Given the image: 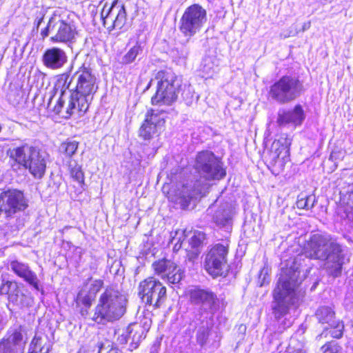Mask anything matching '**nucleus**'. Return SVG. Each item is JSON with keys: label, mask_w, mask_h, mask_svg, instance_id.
Listing matches in <instances>:
<instances>
[{"label": "nucleus", "mask_w": 353, "mask_h": 353, "mask_svg": "<svg viewBox=\"0 0 353 353\" xmlns=\"http://www.w3.org/2000/svg\"><path fill=\"white\" fill-rule=\"evenodd\" d=\"M0 294L8 295L10 302L17 301L20 289L18 283L9 279L8 274H1L0 276Z\"/></svg>", "instance_id": "23"}, {"label": "nucleus", "mask_w": 353, "mask_h": 353, "mask_svg": "<svg viewBox=\"0 0 353 353\" xmlns=\"http://www.w3.org/2000/svg\"><path fill=\"white\" fill-rule=\"evenodd\" d=\"M345 197V203L347 205L346 210L347 211L349 209H351L353 214V190L348 192Z\"/></svg>", "instance_id": "44"}, {"label": "nucleus", "mask_w": 353, "mask_h": 353, "mask_svg": "<svg viewBox=\"0 0 353 353\" xmlns=\"http://www.w3.org/2000/svg\"><path fill=\"white\" fill-rule=\"evenodd\" d=\"M143 52L141 44L138 42L132 47L122 58V63L129 64L132 63Z\"/></svg>", "instance_id": "33"}, {"label": "nucleus", "mask_w": 353, "mask_h": 353, "mask_svg": "<svg viewBox=\"0 0 353 353\" xmlns=\"http://www.w3.org/2000/svg\"><path fill=\"white\" fill-rule=\"evenodd\" d=\"M81 312L84 318L101 324L118 320L124 314V310H81Z\"/></svg>", "instance_id": "21"}, {"label": "nucleus", "mask_w": 353, "mask_h": 353, "mask_svg": "<svg viewBox=\"0 0 353 353\" xmlns=\"http://www.w3.org/2000/svg\"><path fill=\"white\" fill-rule=\"evenodd\" d=\"M152 83L157 84L156 93L151 99L153 105L161 103L170 105L177 99L180 82L174 74L164 70L159 71L150 84Z\"/></svg>", "instance_id": "6"}, {"label": "nucleus", "mask_w": 353, "mask_h": 353, "mask_svg": "<svg viewBox=\"0 0 353 353\" xmlns=\"http://www.w3.org/2000/svg\"><path fill=\"white\" fill-rule=\"evenodd\" d=\"M303 92V84L299 78L285 75L270 87L268 94L275 103L284 105L296 100Z\"/></svg>", "instance_id": "5"}, {"label": "nucleus", "mask_w": 353, "mask_h": 353, "mask_svg": "<svg viewBox=\"0 0 353 353\" xmlns=\"http://www.w3.org/2000/svg\"><path fill=\"white\" fill-rule=\"evenodd\" d=\"M194 168L200 176L208 181L221 180L226 175L221 161L208 150L197 154Z\"/></svg>", "instance_id": "7"}, {"label": "nucleus", "mask_w": 353, "mask_h": 353, "mask_svg": "<svg viewBox=\"0 0 353 353\" xmlns=\"http://www.w3.org/2000/svg\"><path fill=\"white\" fill-rule=\"evenodd\" d=\"M291 145V140L288 138L280 139L274 141L272 144V148L275 149L273 153L274 159H282L283 161L290 156V145Z\"/></svg>", "instance_id": "28"}, {"label": "nucleus", "mask_w": 353, "mask_h": 353, "mask_svg": "<svg viewBox=\"0 0 353 353\" xmlns=\"http://www.w3.org/2000/svg\"><path fill=\"white\" fill-rule=\"evenodd\" d=\"M343 334V325L338 324L335 328L330 331L331 336L336 339H340Z\"/></svg>", "instance_id": "42"}, {"label": "nucleus", "mask_w": 353, "mask_h": 353, "mask_svg": "<svg viewBox=\"0 0 353 353\" xmlns=\"http://www.w3.org/2000/svg\"><path fill=\"white\" fill-rule=\"evenodd\" d=\"M101 18L104 27L109 32L113 30H121L127 19L123 3L119 0H114L110 6L105 3L101 12Z\"/></svg>", "instance_id": "10"}, {"label": "nucleus", "mask_w": 353, "mask_h": 353, "mask_svg": "<svg viewBox=\"0 0 353 353\" xmlns=\"http://www.w3.org/2000/svg\"><path fill=\"white\" fill-rule=\"evenodd\" d=\"M228 306V302L225 301L224 298H216L214 294V301L212 302L211 307H214V309H220L225 308Z\"/></svg>", "instance_id": "40"}, {"label": "nucleus", "mask_w": 353, "mask_h": 353, "mask_svg": "<svg viewBox=\"0 0 353 353\" xmlns=\"http://www.w3.org/2000/svg\"><path fill=\"white\" fill-rule=\"evenodd\" d=\"M148 301H142L145 304V306H153L159 307L161 306V303L164 301L166 297V288L162 284H157V288L153 291L152 294L148 295Z\"/></svg>", "instance_id": "29"}, {"label": "nucleus", "mask_w": 353, "mask_h": 353, "mask_svg": "<svg viewBox=\"0 0 353 353\" xmlns=\"http://www.w3.org/2000/svg\"><path fill=\"white\" fill-rule=\"evenodd\" d=\"M208 211L212 212V211H213L212 208V207L209 208H208Z\"/></svg>", "instance_id": "58"}, {"label": "nucleus", "mask_w": 353, "mask_h": 353, "mask_svg": "<svg viewBox=\"0 0 353 353\" xmlns=\"http://www.w3.org/2000/svg\"><path fill=\"white\" fill-rule=\"evenodd\" d=\"M52 98L51 97L50 99V101L48 103V108L50 107V103H51V101H52Z\"/></svg>", "instance_id": "57"}, {"label": "nucleus", "mask_w": 353, "mask_h": 353, "mask_svg": "<svg viewBox=\"0 0 353 353\" xmlns=\"http://www.w3.org/2000/svg\"><path fill=\"white\" fill-rule=\"evenodd\" d=\"M152 267L155 273L169 283H179L184 276L183 270L174 262L168 259L155 261Z\"/></svg>", "instance_id": "13"}, {"label": "nucleus", "mask_w": 353, "mask_h": 353, "mask_svg": "<svg viewBox=\"0 0 353 353\" xmlns=\"http://www.w3.org/2000/svg\"><path fill=\"white\" fill-rule=\"evenodd\" d=\"M98 353H119V349L113 343L105 341L99 345Z\"/></svg>", "instance_id": "37"}, {"label": "nucleus", "mask_w": 353, "mask_h": 353, "mask_svg": "<svg viewBox=\"0 0 353 353\" xmlns=\"http://www.w3.org/2000/svg\"><path fill=\"white\" fill-rule=\"evenodd\" d=\"M129 339V335L127 334L126 330L125 332L118 336L117 341L120 344H126Z\"/></svg>", "instance_id": "45"}, {"label": "nucleus", "mask_w": 353, "mask_h": 353, "mask_svg": "<svg viewBox=\"0 0 353 353\" xmlns=\"http://www.w3.org/2000/svg\"><path fill=\"white\" fill-rule=\"evenodd\" d=\"M342 347L336 341H330L321 347L322 353H339Z\"/></svg>", "instance_id": "36"}, {"label": "nucleus", "mask_w": 353, "mask_h": 353, "mask_svg": "<svg viewBox=\"0 0 353 353\" xmlns=\"http://www.w3.org/2000/svg\"><path fill=\"white\" fill-rule=\"evenodd\" d=\"M79 143L72 139H67L65 141L61 143L59 146V152L63 154L65 158L72 160L71 159L75 155L77 152Z\"/></svg>", "instance_id": "31"}, {"label": "nucleus", "mask_w": 353, "mask_h": 353, "mask_svg": "<svg viewBox=\"0 0 353 353\" xmlns=\"http://www.w3.org/2000/svg\"><path fill=\"white\" fill-rule=\"evenodd\" d=\"M219 64V60L215 56L208 55L203 57L199 68L202 77L205 79L212 77L218 70Z\"/></svg>", "instance_id": "26"}, {"label": "nucleus", "mask_w": 353, "mask_h": 353, "mask_svg": "<svg viewBox=\"0 0 353 353\" xmlns=\"http://www.w3.org/2000/svg\"><path fill=\"white\" fill-rule=\"evenodd\" d=\"M305 249L307 257L326 261L325 268L330 275L334 277L341 275L345 259V250L330 235H312Z\"/></svg>", "instance_id": "3"}, {"label": "nucleus", "mask_w": 353, "mask_h": 353, "mask_svg": "<svg viewBox=\"0 0 353 353\" xmlns=\"http://www.w3.org/2000/svg\"><path fill=\"white\" fill-rule=\"evenodd\" d=\"M192 196H190V194L183 195L182 196L180 197V203L183 208L189 205Z\"/></svg>", "instance_id": "46"}, {"label": "nucleus", "mask_w": 353, "mask_h": 353, "mask_svg": "<svg viewBox=\"0 0 353 353\" xmlns=\"http://www.w3.org/2000/svg\"><path fill=\"white\" fill-rule=\"evenodd\" d=\"M304 110L299 104L293 109H279L277 113L276 123L279 127L301 125L305 119Z\"/></svg>", "instance_id": "15"}, {"label": "nucleus", "mask_w": 353, "mask_h": 353, "mask_svg": "<svg viewBox=\"0 0 353 353\" xmlns=\"http://www.w3.org/2000/svg\"><path fill=\"white\" fill-rule=\"evenodd\" d=\"M36 150V148L28 144L14 148L10 151V158L15 162V164L12 165V167L14 169H15L14 165L18 168L23 166L26 168Z\"/></svg>", "instance_id": "22"}, {"label": "nucleus", "mask_w": 353, "mask_h": 353, "mask_svg": "<svg viewBox=\"0 0 353 353\" xmlns=\"http://www.w3.org/2000/svg\"><path fill=\"white\" fill-rule=\"evenodd\" d=\"M316 315L319 321L322 323H329L334 316L333 310H317Z\"/></svg>", "instance_id": "35"}, {"label": "nucleus", "mask_w": 353, "mask_h": 353, "mask_svg": "<svg viewBox=\"0 0 353 353\" xmlns=\"http://www.w3.org/2000/svg\"><path fill=\"white\" fill-rule=\"evenodd\" d=\"M228 252V246L218 243L214 245L206 254L204 267L213 277L222 276L227 272Z\"/></svg>", "instance_id": "11"}, {"label": "nucleus", "mask_w": 353, "mask_h": 353, "mask_svg": "<svg viewBox=\"0 0 353 353\" xmlns=\"http://www.w3.org/2000/svg\"><path fill=\"white\" fill-rule=\"evenodd\" d=\"M78 353H87L85 350H80Z\"/></svg>", "instance_id": "56"}, {"label": "nucleus", "mask_w": 353, "mask_h": 353, "mask_svg": "<svg viewBox=\"0 0 353 353\" xmlns=\"http://www.w3.org/2000/svg\"><path fill=\"white\" fill-rule=\"evenodd\" d=\"M68 165L71 177L82 186L84 184V174L81 167L73 160H69L68 161Z\"/></svg>", "instance_id": "32"}, {"label": "nucleus", "mask_w": 353, "mask_h": 353, "mask_svg": "<svg viewBox=\"0 0 353 353\" xmlns=\"http://www.w3.org/2000/svg\"><path fill=\"white\" fill-rule=\"evenodd\" d=\"M201 243L200 239L196 236L191 238L190 244L193 248L198 247Z\"/></svg>", "instance_id": "48"}, {"label": "nucleus", "mask_w": 353, "mask_h": 353, "mask_svg": "<svg viewBox=\"0 0 353 353\" xmlns=\"http://www.w3.org/2000/svg\"><path fill=\"white\" fill-rule=\"evenodd\" d=\"M176 52L177 53L178 57L182 60L186 59L189 55V49L185 46H183L181 48H177Z\"/></svg>", "instance_id": "43"}, {"label": "nucleus", "mask_w": 353, "mask_h": 353, "mask_svg": "<svg viewBox=\"0 0 353 353\" xmlns=\"http://www.w3.org/2000/svg\"><path fill=\"white\" fill-rule=\"evenodd\" d=\"M311 23L310 21L305 22L303 24L301 31L304 32L310 28Z\"/></svg>", "instance_id": "50"}, {"label": "nucleus", "mask_w": 353, "mask_h": 353, "mask_svg": "<svg viewBox=\"0 0 353 353\" xmlns=\"http://www.w3.org/2000/svg\"><path fill=\"white\" fill-rule=\"evenodd\" d=\"M191 301L195 303H203L211 306L214 301V294L203 290H195L191 292Z\"/></svg>", "instance_id": "30"}, {"label": "nucleus", "mask_w": 353, "mask_h": 353, "mask_svg": "<svg viewBox=\"0 0 353 353\" xmlns=\"http://www.w3.org/2000/svg\"><path fill=\"white\" fill-rule=\"evenodd\" d=\"M194 90L191 85L185 86L181 95L186 104L190 105L194 99Z\"/></svg>", "instance_id": "39"}, {"label": "nucleus", "mask_w": 353, "mask_h": 353, "mask_svg": "<svg viewBox=\"0 0 353 353\" xmlns=\"http://www.w3.org/2000/svg\"><path fill=\"white\" fill-rule=\"evenodd\" d=\"M233 210L230 205H221L212 216L213 222L219 228L231 226L232 223Z\"/></svg>", "instance_id": "24"}, {"label": "nucleus", "mask_w": 353, "mask_h": 353, "mask_svg": "<svg viewBox=\"0 0 353 353\" xmlns=\"http://www.w3.org/2000/svg\"><path fill=\"white\" fill-rule=\"evenodd\" d=\"M164 123V119L157 114L147 115L139 129V136L145 140H150L162 130Z\"/></svg>", "instance_id": "18"}, {"label": "nucleus", "mask_w": 353, "mask_h": 353, "mask_svg": "<svg viewBox=\"0 0 353 353\" xmlns=\"http://www.w3.org/2000/svg\"><path fill=\"white\" fill-rule=\"evenodd\" d=\"M347 218L350 220V219H352L353 220V214H352V213L350 212H347Z\"/></svg>", "instance_id": "53"}, {"label": "nucleus", "mask_w": 353, "mask_h": 353, "mask_svg": "<svg viewBox=\"0 0 353 353\" xmlns=\"http://www.w3.org/2000/svg\"><path fill=\"white\" fill-rule=\"evenodd\" d=\"M137 315L139 318L143 317L141 322L131 323L127 327V334L132 341L130 344L131 350L137 349L143 339L145 338L146 333L148 332L152 320L150 318L151 312L149 310H138Z\"/></svg>", "instance_id": "12"}, {"label": "nucleus", "mask_w": 353, "mask_h": 353, "mask_svg": "<svg viewBox=\"0 0 353 353\" xmlns=\"http://www.w3.org/2000/svg\"><path fill=\"white\" fill-rule=\"evenodd\" d=\"M28 207V201L22 191L12 189L0 193V212L6 217L23 212Z\"/></svg>", "instance_id": "9"}, {"label": "nucleus", "mask_w": 353, "mask_h": 353, "mask_svg": "<svg viewBox=\"0 0 353 353\" xmlns=\"http://www.w3.org/2000/svg\"><path fill=\"white\" fill-rule=\"evenodd\" d=\"M318 285V282L316 281V282H315V283L313 284V285L311 287V289H310V290H311L312 291L314 290H315V288H316V285Z\"/></svg>", "instance_id": "54"}, {"label": "nucleus", "mask_w": 353, "mask_h": 353, "mask_svg": "<svg viewBox=\"0 0 353 353\" xmlns=\"http://www.w3.org/2000/svg\"><path fill=\"white\" fill-rule=\"evenodd\" d=\"M2 328H3V316L0 314V331L2 330Z\"/></svg>", "instance_id": "52"}, {"label": "nucleus", "mask_w": 353, "mask_h": 353, "mask_svg": "<svg viewBox=\"0 0 353 353\" xmlns=\"http://www.w3.org/2000/svg\"><path fill=\"white\" fill-rule=\"evenodd\" d=\"M26 168H28L30 172L34 177L41 178L46 168V161L44 154L40 152L37 149Z\"/></svg>", "instance_id": "25"}, {"label": "nucleus", "mask_w": 353, "mask_h": 353, "mask_svg": "<svg viewBox=\"0 0 353 353\" xmlns=\"http://www.w3.org/2000/svg\"><path fill=\"white\" fill-rule=\"evenodd\" d=\"M199 252L198 250H190L187 253V258L190 261H193L196 258L198 257Z\"/></svg>", "instance_id": "47"}, {"label": "nucleus", "mask_w": 353, "mask_h": 353, "mask_svg": "<svg viewBox=\"0 0 353 353\" xmlns=\"http://www.w3.org/2000/svg\"><path fill=\"white\" fill-rule=\"evenodd\" d=\"M301 261V256H299L288 261L281 268L278 285L274 290V298L279 306H299L305 296L301 284L306 278L308 270L303 268Z\"/></svg>", "instance_id": "2"}, {"label": "nucleus", "mask_w": 353, "mask_h": 353, "mask_svg": "<svg viewBox=\"0 0 353 353\" xmlns=\"http://www.w3.org/2000/svg\"><path fill=\"white\" fill-rule=\"evenodd\" d=\"M297 33H298V32H297V31H296V32L293 33V34H292V32H290V33L288 35V37L294 36V35H295V34H297Z\"/></svg>", "instance_id": "55"}, {"label": "nucleus", "mask_w": 353, "mask_h": 353, "mask_svg": "<svg viewBox=\"0 0 353 353\" xmlns=\"http://www.w3.org/2000/svg\"><path fill=\"white\" fill-rule=\"evenodd\" d=\"M207 21L206 11L199 4L189 6L180 20V30L190 38L199 32Z\"/></svg>", "instance_id": "8"}, {"label": "nucleus", "mask_w": 353, "mask_h": 353, "mask_svg": "<svg viewBox=\"0 0 353 353\" xmlns=\"http://www.w3.org/2000/svg\"><path fill=\"white\" fill-rule=\"evenodd\" d=\"M44 16H45V13L42 10H39L38 9H37L36 17L34 21V28H36L37 30L39 29L40 25L43 22Z\"/></svg>", "instance_id": "41"}, {"label": "nucleus", "mask_w": 353, "mask_h": 353, "mask_svg": "<svg viewBox=\"0 0 353 353\" xmlns=\"http://www.w3.org/2000/svg\"><path fill=\"white\" fill-rule=\"evenodd\" d=\"M91 280L92 278L90 277L84 282L77 297V303L82 304L86 307H90L92 305L96 294L101 289L103 285V281L100 279L92 281L91 283H89Z\"/></svg>", "instance_id": "16"}, {"label": "nucleus", "mask_w": 353, "mask_h": 353, "mask_svg": "<svg viewBox=\"0 0 353 353\" xmlns=\"http://www.w3.org/2000/svg\"><path fill=\"white\" fill-rule=\"evenodd\" d=\"M21 326L12 331L7 339L0 342V353H23L26 341Z\"/></svg>", "instance_id": "14"}, {"label": "nucleus", "mask_w": 353, "mask_h": 353, "mask_svg": "<svg viewBox=\"0 0 353 353\" xmlns=\"http://www.w3.org/2000/svg\"><path fill=\"white\" fill-rule=\"evenodd\" d=\"M70 70L57 76L55 90H60V97L53 108L56 114L63 112V117L69 119L73 114L79 117L88 110L94 94L98 89L97 78L90 68L81 66L71 77Z\"/></svg>", "instance_id": "1"}, {"label": "nucleus", "mask_w": 353, "mask_h": 353, "mask_svg": "<svg viewBox=\"0 0 353 353\" xmlns=\"http://www.w3.org/2000/svg\"><path fill=\"white\" fill-rule=\"evenodd\" d=\"M287 311L288 310H275L274 316L276 318H279L281 316H283V315L286 314Z\"/></svg>", "instance_id": "49"}, {"label": "nucleus", "mask_w": 353, "mask_h": 353, "mask_svg": "<svg viewBox=\"0 0 353 353\" xmlns=\"http://www.w3.org/2000/svg\"><path fill=\"white\" fill-rule=\"evenodd\" d=\"M126 297L112 288H107L100 296L98 306L103 309H125Z\"/></svg>", "instance_id": "17"}, {"label": "nucleus", "mask_w": 353, "mask_h": 353, "mask_svg": "<svg viewBox=\"0 0 353 353\" xmlns=\"http://www.w3.org/2000/svg\"><path fill=\"white\" fill-rule=\"evenodd\" d=\"M157 284L161 283L154 277L150 276L140 282L138 288V293L141 301H148L150 294L157 288Z\"/></svg>", "instance_id": "27"}, {"label": "nucleus", "mask_w": 353, "mask_h": 353, "mask_svg": "<svg viewBox=\"0 0 353 353\" xmlns=\"http://www.w3.org/2000/svg\"><path fill=\"white\" fill-rule=\"evenodd\" d=\"M315 199L312 195L305 196L304 197H301L300 196L298 198L296 201V206L299 209L304 210H310L314 205Z\"/></svg>", "instance_id": "34"}, {"label": "nucleus", "mask_w": 353, "mask_h": 353, "mask_svg": "<svg viewBox=\"0 0 353 353\" xmlns=\"http://www.w3.org/2000/svg\"><path fill=\"white\" fill-rule=\"evenodd\" d=\"M180 241V239L178 240V241L174 244V246L173 248V250L174 251H178L180 250V248H181V243H179Z\"/></svg>", "instance_id": "51"}, {"label": "nucleus", "mask_w": 353, "mask_h": 353, "mask_svg": "<svg viewBox=\"0 0 353 353\" xmlns=\"http://www.w3.org/2000/svg\"><path fill=\"white\" fill-rule=\"evenodd\" d=\"M67 61L68 57L65 52L57 47L47 49L42 57L43 65L51 70L61 69Z\"/></svg>", "instance_id": "20"}, {"label": "nucleus", "mask_w": 353, "mask_h": 353, "mask_svg": "<svg viewBox=\"0 0 353 353\" xmlns=\"http://www.w3.org/2000/svg\"><path fill=\"white\" fill-rule=\"evenodd\" d=\"M294 353H305V352H303V351H296V352H295Z\"/></svg>", "instance_id": "59"}, {"label": "nucleus", "mask_w": 353, "mask_h": 353, "mask_svg": "<svg viewBox=\"0 0 353 353\" xmlns=\"http://www.w3.org/2000/svg\"><path fill=\"white\" fill-rule=\"evenodd\" d=\"M72 14L67 11L56 10L50 17L47 26L41 30L40 35L44 40L50 37L52 43H71L77 34V26Z\"/></svg>", "instance_id": "4"}, {"label": "nucleus", "mask_w": 353, "mask_h": 353, "mask_svg": "<svg viewBox=\"0 0 353 353\" xmlns=\"http://www.w3.org/2000/svg\"><path fill=\"white\" fill-rule=\"evenodd\" d=\"M10 268L15 274L23 279L34 289L37 291L40 290L37 275L30 269L28 264L14 260L10 263Z\"/></svg>", "instance_id": "19"}, {"label": "nucleus", "mask_w": 353, "mask_h": 353, "mask_svg": "<svg viewBox=\"0 0 353 353\" xmlns=\"http://www.w3.org/2000/svg\"><path fill=\"white\" fill-rule=\"evenodd\" d=\"M209 336V329L208 327H201L196 334L197 343L203 347L208 341Z\"/></svg>", "instance_id": "38"}]
</instances>
